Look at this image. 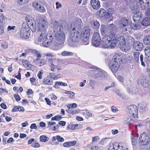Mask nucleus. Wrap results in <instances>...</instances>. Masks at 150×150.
<instances>
[{
    "label": "nucleus",
    "mask_w": 150,
    "mask_h": 150,
    "mask_svg": "<svg viewBox=\"0 0 150 150\" xmlns=\"http://www.w3.org/2000/svg\"><path fill=\"white\" fill-rule=\"evenodd\" d=\"M53 31L54 35L53 37L54 44L57 47H59L62 45L65 41L64 29L60 23L58 21H55L54 23ZM52 48L56 50L58 49V47H56L54 48L53 47Z\"/></svg>",
    "instance_id": "nucleus-1"
},
{
    "label": "nucleus",
    "mask_w": 150,
    "mask_h": 150,
    "mask_svg": "<svg viewBox=\"0 0 150 150\" xmlns=\"http://www.w3.org/2000/svg\"><path fill=\"white\" fill-rule=\"evenodd\" d=\"M115 35L114 33H109L102 39V46L105 48H113L116 45V41L113 38Z\"/></svg>",
    "instance_id": "nucleus-2"
},
{
    "label": "nucleus",
    "mask_w": 150,
    "mask_h": 150,
    "mask_svg": "<svg viewBox=\"0 0 150 150\" xmlns=\"http://www.w3.org/2000/svg\"><path fill=\"white\" fill-rule=\"evenodd\" d=\"M89 73L93 74L92 78L93 79L102 81L105 78V72L100 69L91 70Z\"/></svg>",
    "instance_id": "nucleus-3"
},
{
    "label": "nucleus",
    "mask_w": 150,
    "mask_h": 150,
    "mask_svg": "<svg viewBox=\"0 0 150 150\" xmlns=\"http://www.w3.org/2000/svg\"><path fill=\"white\" fill-rule=\"evenodd\" d=\"M48 23L44 19H41V22L38 24L37 26V31L40 33H47V29L48 28Z\"/></svg>",
    "instance_id": "nucleus-4"
},
{
    "label": "nucleus",
    "mask_w": 150,
    "mask_h": 150,
    "mask_svg": "<svg viewBox=\"0 0 150 150\" xmlns=\"http://www.w3.org/2000/svg\"><path fill=\"white\" fill-rule=\"evenodd\" d=\"M130 1V8L132 10V12L134 13V17L139 18L140 16V13L139 12V7L136 4L134 0H131Z\"/></svg>",
    "instance_id": "nucleus-5"
},
{
    "label": "nucleus",
    "mask_w": 150,
    "mask_h": 150,
    "mask_svg": "<svg viewBox=\"0 0 150 150\" xmlns=\"http://www.w3.org/2000/svg\"><path fill=\"white\" fill-rule=\"evenodd\" d=\"M129 116L132 117L136 119L138 118V110L137 106L132 105L127 107Z\"/></svg>",
    "instance_id": "nucleus-6"
},
{
    "label": "nucleus",
    "mask_w": 150,
    "mask_h": 150,
    "mask_svg": "<svg viewBox=\"0 0 150 150\" xmlns=\"http://www.w3.org/2000/svg\"><path fill=\"white\" fill-rule=\"evenodd\" d=\"M108 150H128L127 148L124 147L123 144L115 142L110 144L108 146Z\"/></svg>",
    "instance_id": "nucleus-7"
},
{
    "label": "nucleus",
    "mask_w": 150,
    "mask_h": 150,
    "mask_svg": "<svg viewBox=\"0 0 150 150\" xmlns=\"http://www.w3.org/2000/svg\"><path fill=\"white\" fill-rule=\"evenodd\" d=\"M125 57L123 55L116 54L113 57L111 62L120 64L123 63L125 61Z\"/></svg>",
    "instance_id": "nucleus-8"
},
{
    "label": "nucleus",
    "mask_w": 150,
    "mask_h": 150,
    "mask_svg": "<svg viewBox=\"0 0 150 150\" xmlns=\"http://www.w3.org/2000/svg\"><path fill=\"white\" fill-rule=\"evenodd\" d=\"M81 30H72L71 31L70 38L74 42H78L80 40Z\"/></svg>",
    "instance_id": "nucleus-9"
},
{
    "label": "nucleus",
    "mask_w": 150,
    "mask_h": 150,
    "mask_svg": "<svg viewBox=\"0 0 150 150\" xmlns=\"http://www.w3.org/2000/svg\"><path fill=\"white\" fill-rule=\"evenodd\" d=\"M101 38L98 33H94L92 40V43L94 46L98 47L100 44Z\"/></svg>",
    "instance_id": "nucleus-10"
},
{
    "label": "nucleus",
    "mask_w": 150,
    "mask_h": 150,
    "mask_svg": "<svg viewBox=\"0 0 150 150\" xmlns=\"http://www.w3.org/2000/svg\"><path fill=\"white\" fill-rule=\"evenodd\" d=\"M139 144L142 145H146L149 144L150 142L149 137L143 133L140 135L139 138Z\"/></svg>",
    "instance_id": "nucleus-11"
},
{
    "label": "nucleus",
    "mask_w": 150,
    "mask_h": 150,
    "mask_svg": "<svg viewBox=\"0 0 150 150\" xmlns=\"http://www.w3.org/2000/svg\"><path fill=\"white\" fill-rule=\"evenodd\" d=\"M82 24L81 20L80 18H78L71 23V28L72 29V30H81Z\"/></svg>",
    "instance_id": "nucleus-12"
},
{
    "label": "nucleus",
    "mask_w": 150,
    "mask_h": 150,
    "mask_svg": "<svg viewBox=\"0 0 150 150\" xmlns=\"http://www.w3.org/2000/svg\"><path fill=\"white\" fill-rule=\"evenodd\" d=\"M53 40V34L48 32L45 40L43 42V45L44 47H47L50 45Z\"/></svg>",
    "instance_id": "nucleus-13"
},
{
    "label": "nucleus",
    "mask_w": 150,
    "mask_h": 150,
    "mask_svg": "<svg viewBox=\"0 0 150 150\" xmlns=\"http://www.w3.org/2000/svg\"><path fill=\"white\" fill-rule=\"evenodd\" d=\"M138 4L142 10H146L149 7V2L146 0H137Z\"/></svg>",
    "instance_id": "nucleus-14"
},
{
    "label": "nucleus",
    "mask_w": 150,
    "mask_h": 150,
    "mask_svg": "<svg viewBox=\"0 0 150 150\" xmlns=\"http://www.w3.org/2000/svg\"><path fill=\"white\" fill-rule=\"evenodd\" d=\"M134 49L137 51H140L143 47V44L139 41H135L133 44Z\"/></svg>",
    "instance_id": "nucleus-15"
},
{
    "label": "nucleus",
    "mask_w": 150,
    "mask_h": 150,
    "mask_svg": "<svg viewBox=\"0 0 150 150\" xmlns=\"http://www.w3.org/2000/svg\"><path fill=\"white\" fill-rule=\"evenodd\" d=\"M136 119L132 117L128 116L127 117H124L123 122L126 125H129L135 122Z\"/></svg>",
    "instance_id": "nucleus-16"
},
{
    "label": "nucleus",
    "mask_w": 150,
    "mask_h": 150,
    "mask_svg": "<svg viewBox=\"0 0 150 150\" xmlns=\"http://www.w3.org/2000/svg\"><path fill=\"white\" fill-rule=\"evenodd\" d=\"M109 65V67L112 72H115L119 69L120 64L110 61Z\"/></svg>",
    "instance_id": "nucleus-17"
},
{
    "label": "nucleus",
    "mask_w": 150,
    "mask_h": 150,
    "mask_svg": "<svg viewBox=\"0 0 150 150\" xmlns=\"http://www.w3.org/2000/svg\"><path fill=\"white\" fill-rule=\"evenodd\" d=\"M114 39L116 41V44L117 42H119V44H122L123 43L126 42V40L124 36L122 35H120L119 36H116L115 37V35L113 39Z\"/></svg>",
    "instance_id": "nucleus-18"
},
{
    "label": "nucleus",
    "mask_w": 150,
    "mask_h": 150,
    "mask_svg": "<svg viewBox=\"0 0 150 150\" xmlns=\"http://www.w3.org/2000/svg\"><path fill=\"white\" fill-rule=\"evenodd\" d=\"M140 82L142 86L145 88H148L150 85L149 80L148 79L143 78L140 80Z\"/></svg>",
    "instance_id": "nucleus-19"
},
{
    "label": "nucleus",
    "mask_w": 150,
    "mask_h": 150,
    "mask_svg": "<svg viewBox=\"0 0 150 150\" xmlns=\"http://www.w3.org/2000/svg\"><path fill=\"white\" fill-rule=\"evenodd\" d=\"M20 36L23 38H28L30 36V33L28 31L22 29L20 31Z\"/></svg>",
    "instance_id": "nucleus-20"
},
{
    "label": "nucleus",
    "mask_w": 150,
    "mask_h": 150,
    "mask_svg": "<svg viewBox=\"0 0 150 150\" xmlns=\"http://www.w3.org/2000/svg\"><path fill=\"white\" fill-rule=\"evenodd\" d=\"M100 30L101 34L103 37L109 33H114L113 32H109V30H108V28H107L104 25H101Z\"/></svg>",
    "instance_id": "nucleus-21"
},
{
    "label": "nucleus",
    "mask_w": 150,
    "mask_h": 150,
    "mask_svg": "<svg viewBox=\"0 0 150 150\" xmlns=\"http://www.w3.org/2000/svg\"><path fill=\"white\" fill-rule=\"evenodd\" d=\"M91 4L94 9H97L100 8V3L98 0H91Z\"/></svg>",
    "instance_id": "nucleus-22"
},
{
    "label": "nucleus",
    "mask_w": 150,
    "mask_h": 150,
    "mask_svg": "<svg viewBox=\"0 0 150 150\" xmlns=\"http://www.w3.org/2000/svg\"><path fill=\"white\" fill-rule=\"evenodd\" d=\"M119 47L122 51L124 52H126L130 49L129 46L126 44L125 42L121 44H119Z\"/></svg>",
    "instance_id": "nucleus-23"
},
{
    "label": "nucleus",
    "mask_w": 150,
    "mask_h": 150,
    "mask_svg": "<svg viewBox=\"0 0 150 150\" xmlns=\"http://www.w3.org/2000/svg\"><path fill=\"white\" fill-rule=\"evenodd\" d=\"M91 30L89 27H85L81 32V36L89 37L90 35Z\"/></svg>",
    "instance_id": "nucleus-24"
},
{
    "label": "nucleus",
    "mask_w": 150,
    "mask_h": 150,
    "mask_svg": "<svg viewBox=\"0 0 150 150\" xmlns=\"http://www.w3.org/2000/svg\"><path fill=\"white\" fill-rule=\"evenodd\" d=\"M43 83L47 85H51L53 83V81L51 80L49 76H47L44 78Z\"/></svg>",
    "instance_id": "nucleus-25"
},
{
    "label": "nucleus",
    "mask_w": 150,
    "mask_h": 150,
    "mask_svg": "<svg viewBox=\"0 0 150 150\" xmlns=\"http://www.w3.org/2000/svg\"><path fill=\"white\" fill-rule=\"evenodd\" d=\"M91 25L94 29H97L99 28L100 24L97 21H93L91 23Z\"/></svg>",
    "instance_id": "nucleus-26"
},
{
    "label": "nucleus",
    "mask_w": 150,
    "mask_h": 150,
    "mask_svg": "<svg viewBox=\"0 0 150 150\" xmlns=\"http://www.w3.org/2000/svg\"><path fill=\"white\" fill-rule=\"evenodd\" d=\"M99 16L101 17L104 16L105 18H107L109 17V13L106 12L103 9H101L99 12Z\"/></svg>",
    "instance_id": "nucleus-27"
},
{
    "label": "nucleus",
    "mask_w": 150,
    "mask_h": 150,
    "mask_svg": "<svg viewBox=\"0 0 150 150\" xmlns=\"http://www.w3.org/2000/svg\"><path fill=\"white\" fill-rule=\"evenodd\" d=\"M128 21L125 18L123 17L121 18L119 21L120 24H122L123 26H126L128 24Z\"/></svg>",
    "instance_id": "nucleus-28"
},
{
    "label": "nucleus",
    "mask_w": 150,
    "mask_h": 150,
    "mask_svg": "<svg viewBox=\"0 0 150 150\" xmlns=\"http://www.w3.org/2000/svg\"><path fill=\"white\" fill-rule=\"evenodd\" d=\"M23 66L25 68L31 69L33 68V66L32 64H28V61L26 60H23L22 62Z\"/></svg>",
    "instance_id": "nucleus-29"
},
{
    "label": "nucleus",
    "mask_w": 150,
    "mask_h": 150,
    "mask_svg": "<svg viewBox=\"0 0 150 150\" xmlns=\"http://www.w3.org/2000/svg\"><path fill=\"white\" fill-rule=\"evenodd\" d=\"M141 24L144 26L149 25L150 24V18H144L141 22Z\"/></svg>",
    "instance_id": "nucleus-30"
},
{
    "label": "nucleus",
    "mask_w": 150,
    "mask_h": 150,
    "mask_svg": "<svg viewBox=\"0 0 150 150\" xmlns=\"http://www.w3.org/2000/svg\"><path fill=\"white\" fill-rule=\"evenodd\" d=\"M76 141L66 142L63 144V146L64 147H68L74 146L76 144Z\"/></svg>",
    "instance_id": "nucleus-31"
},
{
    "label": "nucleus",
    "mask_w": 150,
    "mask_h": 150,
    "mask_svg": "<svg viewBox=\"0 0 150 150\" xmlns=\"http://www.w3.org/2000/svg\"><path fill=\"white\" fill-rule=\"evenodd\" d=\"M138 137V136L134 134V135H132L131 137V142L132 145H135L136 143L137 139Z\"/></svg>",
    "instance_id": "nucleus-32"
},
{
    "label": "nucleus",
    "mask_w": 150,
    "mask_h": 150,
    "mask_svg": "<svg viewBox=\"0 0 150 150\" xmlns=\"http://www.w3.org/2000/svg\"><path fill=\"white\" fill-rule=\"evenodd\" d=\"M143 42L145 45H148L150 44V35L146 36L144 39Z\"/></svg>",
    "instance_id": "nucleus-33"
},
{
    "label": "nucleus",
    "mask_w": 150,
    "mask_h": 150,
    "mask_svg": "<svg viewBox=\"0 0 150 150\" xmlns=\"http://www.w3.org/2000/svg\"><path fill=\"white\" fill-rule=\"evenodd\" d=\"M81 36L83 38H82L83 44L84 45L88 44L89 42L88 40L89 37L86 36Z\"/></svg>",
    "instance_id": "nucleus-34"
},
{
    "label": "nucleus",
    "mask_w": 150,
    "mask_h": 150,
    "mask_svg": "<svg viewBox=\"0 0 150 150\" xmlns=\"http://www.w3.org/2000/svg\"><path fill=\"white\" fill-rule=\"evenodd\" d=\"M126 40L129 44H132L135 41L134 39L132 37L130 36L127 37L126 38Z\"/></svg>",
    "instance_id": "nucleus-35"
},
{
    "label": "nucleus",
    "mask_w": 150,
    "mask_h": 150,
    "mask_svg": "<svg viewBox=\"0 0 150 150\" xmlns=\"http://www.w3.org/2000/svg\"><path fill=\"white\" fill-rule=\"evenodd\" d=\"M131 27L134 30H137L140 28V25L138 23H133L131 24Z\"/></svg>",
    "instance_id": "nucleus-36"
},
{
    "label": "nucleus",
    "mask_w": 150,
    "mask_h": 150,
    "mask_svg": "<svg viewBox=\"0 0 150 150\" xmlns=\"http://www.w3.org/2000/svg\"><path fill=\"white\" fill-rule=\"evenodd\" d=\"M36 10L38 12L41 13H44L46 11L44 7L40 4L39 5V6L38 8H37Z\"/></svg>",
    "instance_id": "nucleus-37"
},
{
    "label": "nucleus",
    "mask_w": 150,
    "mask_h": 150,
    "mask_svg": "<svg viewBox=\"0 0 150 150\" xmlns=\"http://www.w3.org/2000/svg\"><path fill=\"white\" fill-rule=\"evenodd\" d=\"M140 53L138 52H135L134 53V59L137 62H139V56Z\"/></svg>",
    "instance_id": "nucleus-38"
},
{
    "label": "nucleus",
    "mask_w": 150,
    "mask_h": 150,
    "mask_svg": "<svg viewBox=\"0 0 150 150\" xmlns=\"http://www.w3.org/2000/svg\"><path fill=\"white\" fill-rule=\"evenodd\" d=\"M145 55L148 57L150 56V46H147L144 50Z\"/></svg>",
    "instance_id": "nucleus-39"
},
{
    "label": "nucleus",
    "mask_w": 150,
    "mask_h": 150,
    "mask_svg": "<svg viewBox=\"0 0 150 150\" xmlns=\"http://www.w3.org/2000/svg\"><path fill=\"white\" fill-rule=\"evenodd\" d=\"M146 105V103L144 102L140 103L139 104V106L140 108V110H142L145 109Z\"/></svg>",
    "instance_id": "nucleus-40"
},
{
    "label": "nucleus",
    "mask_w": 150,
    "mask_h": 150,
    "mask_svg": "<svg viewBox=\"0 0 150 150\" xmlns=\"http://www.w3.org/2000/svg\"><path fill=\"white\" fill-rule=\"evenodd\" d=\"M49 139L48 137L45 135L41 136L40 137V140L41 142H47Z\"/></svg>",
    "instance_id": "nucleus-41"
},
{
    "label": "nucleus",
    "mask_w": 150,
    "mask_h": 150,
    "mask_svg": "<svg viewBox=\"0 0 150 150\" xmlns=\"http://www.w3.org/2000/svg\"><path fill=\"white\" fill-rule=\"evenodd\" d=\"M73 53L71 52L64 51L62 52L61 55L63 56H67L73 55Z\"/></svg>",
    "instance_id": "nucleus-42"
},
{
    "label": "nucleus",
    "mask_w": 150,
    "mask_h": 150,
    "mask_svg": "<svg viewBox=\"0 0 150 150\" xmlns=\"http://www.w3.org/2000/svg\"><path fill=\"white\" fill-rule=\"evenodd\" d=\"M40 36L38 38V40L40 42H41L43 40V39L47 35V33H45V34L44 33H40Z\"/></svg>",
    "instance_id": "nucleus-43"
},
{
    "label": "nucleus",
    "mask_w": 150,
    "mask_h": 150,
    "mask_svg": "<svg viewBox=\"0 0 150 150\" xmlns=\"http://www.w3.org/2000/svg\"><path fill=\"white\" fill-rule=\"evenodd\" d=\"M72 39H71V38H70L68 40L67 42L68 45L71 46H74V43L76 42H74V41L72 40Z\"/></svg>",
    "instance_id": "nucleus-44"
},
{
    "label": "nucleus",
    "mask_w": 150,
    "mask_h": 150,
    "mask_svg": "<svg viewBox=\"0 0 150 150\" xmlns=\"http://www.w3.org/2000/svg\"><path fill=\"white\" fill-rule=\"evenodd\" d=\"M23 28L22 29L28 31L29 29V25L27 24L26 23H23L22 24Z\"/></svg>",
    "instance_id": "nucleus-45"
},
{
    "label": "nucleus",
    "mask_w": 150,
    "mask_h": 150,
    "mask_svg": "<svg viewBox=\"0 0 150 150\" xmlns=\"http://www.w3.org/2000/svg\"><path fill=\"white\" fill-rule=\"evenodd\" d=\"M77 107V105L75 103L69 104L67 106V108L69 109H74L76 108Z\"/></svg>",
    "instance_id": "nucleus-46"
},
{
    "label": "nucleus",
    "mask_w": 150,
    "mask_h": 150,
    "mask_svg": "<svg viewBox=\"0 0 150 150\" xmlns=\"http://www.w3.org/2000/svg\"><path fill=\"white\" fill-rule=\"evenodd\" d=\"M4 16L1 13H0V25H4Z\"/></svg>",
    "instance_id": "nucleus-47"
},
{
    "label": "nucleus",
    "mask_w": 150,
    "mask_h": 150,
    "mask_svg": "<svg viewBox=\"0 0 150 150\" xmlns=\"http://www.w3.org/2000/svg\"><path fill=\"white\" fill-rule=\"evenodd\" d=\"M108 143V139L106 138L102 139L100 142V144L102 145L107 144Z\"/></svg>",
    "instance_id": "nucleus-48"
},
{
    "label": "nucleus",
    "mask_w": 150,
    "mask_h": 150,
    "mask_svg": "<svg viewBox=\"0 0 150 150\" xmlns=\"http://www.w3.org/2000/svg\"><path fill=\"white\" fill-rule=\"evenodd\" d=\"M62 117L61 116L59 115H57L55 116L52 117V118L51 120H58L59 121L60 120Z\"/></svg>",
    "instance_id": "nucleus-49"
},
{
    "label": "nucleus",
    "mask_w": 150,
    "mask_h": 150,
    "mask_svg": "<svg viewBox=\"0 0 150 150\" xmlns=\"http://www.w3.org/2000/svg\"><path fill=\"white\" fill-rule=\"evenodd\" d=\"M140 61L141 62V64L144 67H145V64L144 62L143 61V57L142 54H141L140 56Z\"/></svg>",
    "instance_id": "nucleus-50"
},
{
    "label": "nucleus",
    "mask_w": 150,
    "mask_h": 150,
    "mask_svg": "<svg viewBox=\"0 0 150 150\" xmlns=\"http://www.w3.org/2000/svg\"><path fill=\"white\" fill-rule=\"evenodd\" d=\"M30 28L33 32H35L36 30L37 27L35 24H33V23L31 25Z\"/></svg>",
    "instance_id": "nucleus-51"
},
{
    "label": "nucleus",
    "mask_w": 150,
    "mask_h": 150,
    "mask_svg": "<svg viewBox=\"0 0 150 150\" xmlns=\"http://www.w3.org/2000/svg\"><path fill=\"white\" fill-rule=\"evenodd\" d=\"M4 30V25H0V35H2L3 34Z\"/></svg>",
    "instance_id": "nucleus-52"
},
{
    "label": "nucleus",
    "mask_w": 150,
    "mask_h": 150,
    "mask_svg": "<svg viewBox=\"0 0 150 150\" xmlns=\"http://www.w3.org/2000/svg\"><path fill=\"white\" fill-rule=\"evenodd\" d=\"M56 139L57 141L60 142H63L64 140L63 138L62 137H61L59 135L57 136Z\"/></svg>",
    "instance_id": "nucleus-53"
},
{
    "label": "nucleus",
    "mask_w": 150,
    "mask_h": 150,
    "mask_svg": "<svg viewBox=\"0 0 150 150\" xmlns=\"http://www.w3.org/2000/svg\"><path fill=\"white\" fill-rule=\"evenodd\" d=\"M50 77L52 79H53L54 80H56V77H55V76L54 74L52 73H49Z\"/></svg>",
    "instance_id": "nucleus-54"
},
{
    "label": "nucleus",
    "mask_w": 150,
    "mask_h": 150,
    "mask_svg": "<svg viewBox=\"0 0 150 150\" xmlns=\"http://www.w3.org/2000/svg\"><path fill=\"white\" fill-rule=\"evenodd\" d=\"M90 150H101L100 149L98 146H92Z\"/></svg>",
    "instance_id": "nucleus-55"
},
{
    "label": "nucleus",
    "mask_w": 150,
    "mask_h": 150,
    "mask_svg": "<svg viewBox=\"0 0 150 150\" xmlns=\"http://www.w3.org/2000/svg\"><path fill=\"white\" fill-rule=\"evenodd\" d=\"M46 62L43 59H41L40 60V62L39 63V66H41L43 65L44 64H45Z\"/></svg>",
    "instance_id": "nucleus-56"
},
{
    "label": "nucleus",
    "mask_w": 150,
    "mask_h": 150,
    "mask_svg": "<svg viewBox=\"0 0 150 150\" xmlns=\"http://www.w3.org/2000/svg\"><path fill=\"white\" fill-rule=\"evenodd\" d=\"M65 93L66 94H69L70 95H71L72 97H71V96H70V97L71 98H72V97H74L75 94L74 93V92L71 91H66L65 92Z\"/></svg>",
    "instance_id": "nucleus-57"
},
{
    "label": "nucleus",
    "mask_w": 150,
    "mask_h": 150,
    "mask_svg": "<svg viewBox=\"0 0 150 150\" xmlns=\"http://www.w3.org/2000/svg\"><path fill=\"white\" fill-rule=\"evenodd\" d=\"M31 146L33 147L37 148L39 147L40 144L37 143H33L31 145Z\"/></svg>",
    "instance_id": "nucleus-58"
},
{
    "label": "nucleus",
    "mask_w": 150,
    "mask_h": 150,
    "mask_svg": "<svg viewBox=\"0 0 150 150\" xmlns=\"http://www.w3.org/2000/svg\"><path fill=\"white\" fill-rule=\"evenodd\" d=\"M14 97L17 101H18L20 100V98L19 95L17 94H16L14 95Z\"/></svg>",
    "instance_id": "nucleus-59"
},
{
    "label": "nucleus",
    "mask_w": 150,
    "mask_h": 150,
    "mask_svg": "<svg viewBox=\"0 0 150 150\" xmlns=\"http://www.w3.org/2000/svg\"><path fill=\"white\" fill-rule=\"evenodd\" d=\"M39 5L37 2H34L33 3V6L35 8L36 10H37V8H38Z\"/></svg>",
    "instance_id": "nucleus-60"
},
{
    "label": "nucleus",
    "mask_w": 150,
    "mask_h": 150,
    "mask_svg": "<svg viewBox=\"0 0 150 150\" xmlns=\"http://www.w3.org/2000/svg\"><path fill=\"white\" fill-rule=\"evenodd\" d=\"M45 100L46 101L47 103V105H51V101L49 99L47 98H45Z\"/></svg>",
    "instance_id": "nucleus-61"
},
{
    "label": "nucleus",
    "mask_w": 150,
    "mask_h": 150,
    "mask_svg": "<svg viewBox=\"0 0 150 150\" xmlns=\"http://www.w3.org/2000/svg\"><path fill=\"white\" fill-rule=\"evenodd\" d=\"M99 139V137L98 136H95L92 139V141L93 142H96Z\"/></svg>",
    "instance_id": "nucleus-62"
},
{
    "label": "nucleus",
    "mask_w": 150,
    "mask_h": 150,
    "mask_svg": "<svg viewBox=\"0 0 150 150\" xmlns=\"http://www.w3.org/2000/svg\"><path fill=\"white\" fill-rule=\"evenodd\" d=\"M135 90V89L134 88H133L131 90L130 89L128 90L127 92L129 93H132V94H133L135 93V92L134 91Z\"/></svg>",
    "instance_id": "nucleus-63"
},
{
    "label": "nucleus",
    "mask_w": 150,
    "mask_h": 150,
    "mask_svg": "<svg viewBox=\"0 0 150 150\" xmlns=\"http://www.w3.org/2000/svg\"><path fill=\"white\" fill-rule=\"evenodd\" d=\"M18 106H15L12 110V112H17L18 111Z\"/></svg>",
    "instance_id": "nucleus-64"
}]
</instances>
